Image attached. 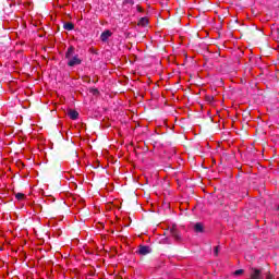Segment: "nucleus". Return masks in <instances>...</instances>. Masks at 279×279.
Returning <instances> with one entry per match:
<instances>
[{"instance_id": "f257e3e1", "label": "nucleus", "mask_w": 279, "mask_h": 279, "mask_svg": "<svg viewBox=\"0 0 279 279\" xmlns=\"http://www.w3.org/2000/svg\"><path fill=\"white\" fill-rule=\"evenodd\" d=\"M65 60H68V66H80L82 59L80 54H75V47L70 46L65 52Z\"/></svg>"}, {"instance_id": "f03ea898", "label": "nucleus", "mask_w": 279, "mask_h": 279, "mask_svg": "<svg viewBox=\"0 0 279 279\" xmlns=\"http://www.w3.org/2000/svg\"><path fill=\"white\" fill-rule=\"evenodd\" d=\"M136 253L140 254V256H147V254H151V247L147 245H140Z\"/></svg>"}, {"instance_id": "7ed1b4c3", "label": "nucleus", "mask_w": 279, "mask_h": 279, "mask_svg": "<svg viewBox=\"0 0 279 279\" xmlns=\"http://www.w3.org/2000/svg\"><path fill=\"white\" fill-rule=\"evenodd\" d=\"M251 279H263V272L259 269L252 268L251 269Z\"/></svg>"}, {"instance_id": "20e7f679", "label": "nucleus", "mask_w": 279, "mask_h": 279, "mask_svg": "<svg viewBox=\"0 0 279 279\" xmlns=\"http://www.w3.org/2000/svg\"><path fill=\"white\" fill-rule=\"evenodd\" d=\"M110 36H112V32H110V31H105V32H102L101 35H100V40H101L102 43H107V41H108V38H110Z\"/></svg>"}, {"instance_id": "39448f33", "label": "nucleus", "mask_w": 279, "mask_h": 279, "mask_svg": "<svg viewBox=\"0 0 279 279\" xmlns=\"http://www.w3.org/2000/svg\"><path fill=\"white\" fill-rule=\"evenodd\" d=\"M63 28L66 29V32H73L75 29V25L71 22L64 23Z\"/></svg>"}, {"instance_id": "423d86ee", "label": "nucleus", "mask_w": 279, "mask_h": 279, "mask_svg": "<svg viewBox=\"0 0 279 279\" xmlns=\"http://www.w3.org/2000/svg\"><path fill=\"white\" fill-rule=\"evenodd\" d=\"M69 117H70V119H72V121H76V119L80 117V113L75 110H70Z\"/></svg>"}, {"instance_id": "0eeeda50", "label": "nucleus", "mask_w": 279, "mask_h": 279, "mask_svg": "<svg viewBox=\"0 0 279 279\" xmlns=\"http://www.w3.org/2000/svg\"><path fill=\"white\" fill-rule=\"evenodd\" d=\"M194 231H195V232H204V225H202V222H197V223L194 226Z\"/></svg>"}, {"instance_id": "6e6552de", "label": "nucleus", "mask_w": 279, "mask_h": 279, "mask_svg": "<svg viewBox=\"0 0 279 279\" xmlns=\"http://www.w3.org/2000/svg\"><path fill=\"white\" fill-rule=\"evenodd\" d=\"M15 198H16L19 202H21V201L25 199V194H23V193H16V194H15Z\"/></svg>"}, {"instance_id": "1a4fd4ad", "label": "nucleus", "mask_w": 279, "mask_h": 279, "mask_svg": "<svg viewBox=\"0 0 279 279\" xmlns=\"http://www.w3.org/2000/svg\"><path fill=\"white\" fill-rule=\"evenodd\" d=\"M244 272L243 269H238L234 271V276H241Z\"/></svg>"}, {"instance_id": "9d476101", "label": "nucleus", "mask_w": 279, "mask_h": 279, "mask_svg": "<svg viewBox=\"0 0 279 279\" xmlns=\"http://www.w3.org/2000/svg\"><path fill=\"white\" fill-rule=\"evenodd\" d=\"M126 5H134V0H124Z\"/></svg>"}, {"instance_id": "9b49d317", "label": "nucleus", "mask_w": 279, "mask_h": 279, "mask_svg": "<svg viewBox=\"0 0 279 279\" xmlns=\"http://www.w3.org/2000/svg\"><path fill=\"white\" fill-rule=\"evenodd\" d=\"M214 254H215V256H217L219 254V246L215 247Z\"/></svg>"}, {"instance_id": "f8f14e48", "label": "nucleus", "mask_w": 279, "mask_h": 279, "mask_svg": "<svg viewBox=\"0 0 279 279\" xmlns=\"http://www.w3.org/2000/svg\"><path fill=\"white\" fill-rule=\"evenodd\" d=\"M172 234L177 239V241H180V236L175 233V231H173Z\"/></svg>"}, {"instance_id": "ddd939ff", "label": "nucleus", "mask_w": 279, "mask_h": 279, "mask_svg": "<svg viewBox=\"0 0 279 279\" xmlns=\"http://www.w3.org/2000/svg\"><path fill=\"white\" fill-rule=\"evenodd\" d=\"M138 12H142L141 7L137 8Z\"/></svg>"}]
</instances>
